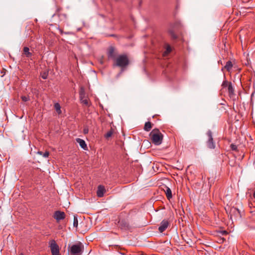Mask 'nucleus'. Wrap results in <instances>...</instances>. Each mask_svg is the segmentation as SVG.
Returning a JSON list of instances; mask_svg holds the SVG:
<instances>
[{
  "label": "nucleus",
  "instance_id": "nucleus-1",
  "mask_svg": "<svg viewBox=\"0 0 255 255\" xmlns=\"http://www.w3.org/2000/svg\"><path fill=\"white\" fill-rule=\"evenodd\" d=\"M129 63V60L127 54H121L118 55L115 59L113 64L114 67H119L122 68V71L127 67Z\"/></svg>",
  "mask_w": 255,
  "mask_h": 255
},
{
  "label": "nucleus",
  "instance_id": "nucleus-2",
  "mask_svg": "<svg viewBox=\"0 0 255 255\" xmlns=\"http://www.w3.org/2000/svg\"><path fill=\"white\" fill-rule=\"evenodd\" d=\"M149 135L151 137V139L153 143L155 145H159L161 144L163 135L160 132L158 128H154L152 129Z\"/></svg>",
  "mask_w": 255,
  "mask_h": 255
},
{
  "label": "nucleus",
  "instance_id": "nucleus-3",
  "mask_svg": "<svg viewBox=\"0 0 255 255\" xmlns=\"http://www.w3.org/2000/svg\"><path fill=\"white\" fill-rule=\"evenodd\" d=\"M84 246L80 242L72 245L70 248V255H81Z\"/></svg>",
  "mask_w": 255,
  "mask_h": 255
},
{
  "label": "nucleus",
  "instance_id": "nucleus-4",
  "mask_svg": "<svg viewBox=\"0 0 255 255\" xmlns=\"http://www.w3.org/2000/svg\"><path fill=\"white\" fill-rule=\"evenodd\" d=\"M226 212L229 214V216H230V219L232 220H233V219L236 220L241 217L240 211L238 208L236 207H233L230 208L229 211L226 209Z\"/></svg>",
  "mask_w": 255,
  "mask_h": 255
},
{
  "label": "nucleus",
  "instance_id": "nucleus-5",
  "mask_svg": "<svg viewBox=\"0 0 255 255\" xmlns=\"http://www.w3.org/2000/svg\"><path fill=\"white\" fill-rule=\"evenodd\" d=\"M206 134L208 137V140L206 142L207 147L210 149H214L216 147V145L213 140L212 131L209 130Z\"/></svg>",
  "mask_w": 255,
  "mask_h": 255
},
{
  "label": "nucleus",
  "instance_id": "nucleus-6",
  "mask_svg": "<svg viewBox=\"0 0 255 255\" xmlns=\"http://www.w3.org/2000/svg\"><path fill=\"white\" fill-rule=\"evenodd\" d=\"M49 247L52 255H60L59 247L55 240L50 241Z\"/></svg>",
  "mask_w": 255,
  "mask_h": 255
},
{
  "label": "nucleus",
  "instance_id": "nucleus-7",
  "mask_svg": "<svg viewBox=\"0 0 255 255\" xmlns=\"http://www.w3.org/2000/svg\"><path fill=\"white\" fill-rule=\"evenodd\" d=\"M118 52L116 48L113 46H110L109 47L107 51V56L109 59H113L115 61L116 59Z\"/></svg>",
  "mask_w": 255,
  "mask_h": 255
},
{
  "label": "nucleus",
  "instance_id": "nucleus-8",
  "mask_svg": "<svg viewBox=\"0 0 255 255\" xmlns=\"http://www.w3.org/2000/svg\"><path fill=\"white\" fill-rule=\"evenodd\" d=\"M118 227L122 230H128L130 229L129 225L125 220H120L118 222Z\"/></svg>",
  "mask_w": 255,
  "mask_h": 255
},
{
  "label": "nucleus",
  "instance_id": "nucleus-9",
  "mask_svg": "<svg viewBox=\"0 0 255 255\" xmlns=\"http://www.w3.org/2000/svg\"><path fill=\"white\" fill-rule=\"evenodd\" d=\"M53 217L56 221H59L65 218V214L64 212L56 211L54 214Z\"/></svg>",
  "mask_w": 255,
  "mask_h": 255
},
{
  "label": "nucleus",
  "instance_id": "nucleus-10",
  "mask_svg": "<svg viewBox=\"0 0 255 255\" xmlns=\"http://www.w3.org/2000/svg\"><path fill=\"white\" fill-rule=\"evenodd\" d=\"M169 226V222L167 220H163L161 223L160 225L158 228V231L160 233H162L164 232L168 227Z\"/></svg>",
  "mask_w": 255,
  "mask_h": 255
},
{
  "label": "nucleus",
  "instance_id": "nucleus-11",
  "mask_svg": "<svg viewBox=\"0 0 255 255\" xmlns=\"http://www.w3.org/2000/svg\"><path fill=\"white\" fill-rule=\"evenodd\" d=\"M106 191L104 186L102 185H99L98 187L97 191V195L99 197H102L104 196V194Z\"/></svg>",
  "mask_w": 255,
  "mask_h": 255
},
{
  "label": "nucleus",
  "instance_id": "nucleus-12",
  "mask_svg": "<svg viewBox=\"0 0 255 255\" xmlns=\"http://www.w3.org/2000/svg\"><path fill=\"white\" fill-rule=\"evenodd\" d=\"M77 143H78L80 146L84 150H86L87 149V146L85 142V141L81 138H77L76 139Z\"/></svg>",
  "mask_w": 255,
  "mask_h": 255
},
{
  "label": "nucleus",
  "instance_id": "nucleus-13",
  "mask_svg": "<svg viewBox=\"0 0 255 255\" xmlns=\"http://www.w3.org/2000/svg\"><path fill=\"white\" fill-rule=\"evenodd\" d=\"M228 92L230 96H232L235 94L234 89L232 86V83L230 82L228 85Z\"/></svg>",
  "mask_w": 255,
  "mask_h": 255
},
{
  "label": "nucleus",
  "instance_id": "nucleus-14",
  "mask_svg": "<svg viewBox=\"0 0 255 255\" xmlns=\"http://www.w3.org/2000/svg\"><path fill=\"white\" fill-rule=\"evenodd\" d=\"M152 128V124L150 122H147L145 123L144 130L146 131H149Z\"/></svg>",
  "mask_w": 255,
  "mask_h": 255
},
{
  "label": "nucleus",
  "instance_id": "nucleus-15",
  "mask_svg": "<svg viewBox=\"0 0 255 255\" xmlns=\"http://www.w3.org/2000/svg\"><path fill=\"white\" fill-rule=\"evenodd\" d=\"M165 192L166 197L168 200L172 198V192L171 189L169 187H166V190H165Z\"/></svg>",
  "mask_w": 255,
  "mask_h": 255
},
{
  "label": "nucleus",
  "instance_id": "nucleus-16",
  "mask_svg": "<svg viewBox=\"0 0 255 255\" xmlns=\"http://www.w3.org/2000/svg\"><path fill=\"white\" fill-rule=\"evenodd\" d=\"M23 53L26 57H30L32 56V53L29 52V49L28 47H24L23 48Z\"/></svg>",
  "mask_w": 255,
  "mask_h": 255
},
{
  "label": "nucleus",
  "instance_id": "nucleus-17",
  "mask_svg": "<svg viewBox=\"0 0 255 255\" xmlns=\"http://www.w3.org/2000/svg\"><path fill=\"white\" fill-rule=\"evenodd\" d=\"M233 67V64L231 61H228L226 62L224 68L226 69L228 71H230Z\"/></svg>",
  "mask_w": 255,
  "mask_h": 255
},
{
  "label": "nucleus",
  "instance_id": "nucleus-18",
  "mask_svg": "<svg viewBox=\"0 0 255 255\" xmlns=\"http://www.w3.org/2000/svg\"><path fill=\"white\" fill-rule=\"evenodd\" d=\"M79 95L80 100L85 98V92L83 87H81L79 91Z\"/></svg>",
  "mask_w": 255,
  "mask_h": 255
},
{
  "label": "nucleus",
  "instance_id": "nucleus-19",
  "mask_svg": "<svg viewBox=\"0 0 255 255\" xmlns=\"http://www.w3.org/2000/svg\"><path fill=\"white\" fill-rule=\"evenodd\" d=\"M54 108L58 114L61 113V106L59 103H56L54 104Z\"/></svg>",
  "mask_w": 255,
  "mask_h": 255
},
{
  "label": "nucleus",
  "instance_id": "nucleus-20",
  "mask_svg": "<svg viewBox=\"0 0 255 255\" xmlns=\"http://www.w3.org/2000/svg\"><path fill=\"white\" fill-rule=\"evenodd\" d=\"M168 32L172 39L175 40L177 38V35L174 33L173 30H169Z\"/></svg>",
  "mask_w": 255,
  "mask_h": 255
},
{
  "label": "nucleus",
  "instance_id": "nucleus-21",
  "mask_svg": "<svg viewBox=\"0 0 255 255\" xmlns=\"http://www.w3.org/2000/svg\"><path fill=\"white\" fill-rule=\"evenodd\" d=\"M113 132H114V129L112 128H111V129L109 131H108L107 132V133L105 134V137L106 138H108L110 137L113 134Z\"/></svg>",
  "mask_w": 255,
  "mask_h": 255
},
{
  "label": "nucleus",
  "instance_id": "nucleus-22",
  "mask_svg": "<svg viewBox=\"0 0 255 255\" xmlns=\"http://www.w3.org/2000/svg\"><path fill=\"white\" fill-rule=\"evenodd\" d=\"M78 225V220L76 216H74L73 226L75 227H77Z\"/></svg>",
  "mask_w": 255,
  "mask_h": 255
},
{
  "label": "nucleus",
  "instance_id": "nucleus-23",
  "mask_svg": "<svg viewBox=\"0 0 255 255\" xmlns=\"http://www.w3.org/2000/svg\"><path fill=\"white\" fill-rule=\"evenodd\" d=\"M171 51V48L169 45H167L166 48V51L164 53V55H167Z\"/></svg>",
  "mask_w": 255,
  "mask_h": 255
},
{
  "label": "nucleus",
  "instance_id": "nucleus-24",
  "mask_svg": "<svg viewBox=\"0 0 255 255\" xmlns=\"http://www.w3.org/2000/svg\"><path fill=\"white\" fill-rule=\"evenodd\" d=\"M41 76L43 79H46L48 76V73L44 72L41 74Z\"/></svg>",
  "mask_w": 255,
  "mask_h": 255
},
{
  "label": "nucleus",
  "instance_id": "nucleus-25",
  "mask_svg": "<svg viewBox=\"0 0 255 255\" xmlns=\"http://www.w3.org/2000/svg\"><path fill=\"white\" fill-rule=\"evenodd\" d=\"M21 99L23 102H27L30 100L29 96H22Z\"/></svg>",
  "mask_w": 255,
  "mask_h": 255
},
{
  "label": "nucleus",
  "instance_id": "nucleus-26",
  "mask_svg": "<svg viewBox=\"0 0 255 255\" xmlns=\"http://www.w3.org/2000/svg\"><path fill=\"white\" fill-rule=\"evenodd\" d=\"M57 15H58L59 17H63V18H64L65 19H66V18H67V14H65V13H58L57 14Z\"/></svg>",
  "mask_w": 255,
  "mask_h": 255
},
{
  "label": "nucleus",
  "instance_id": "nucleus-27",
  "mask_svg": "<svg viewBox=\"0 0 255 255\" xmlns=\"http://www.w3.org/2000/svg\"><path fill=\"white\" fill-rule=\"evenodd\" d=\"M229 83H228V82L226 80H225L223 81L222 84V86L223 87V88H225L227 86H228L229 85Z\"/></svg>",
  "mask_w": 255,
  "mask_h": 255
},
{
  "label": "nucleus",
  "instance_id": "nucleus-28",
  "mask_svg": "<svg viewBox=\"0 0 255 255\" xmlns=\"http://www.w3.org/2000/svg\"><path fill=\"white\" fill-rule=\"evenodd\" d=\"M81 102L83 103L85 105H88V100L87 99H83L82 100H80Z\"/></svg>",
  "mask_w": 255,
  "mask_h": 255
},
{
  "label": "nucleus",
  "instance_id": "nucleus-29",
  "mask_svg": "<svg viewBox=\"0 0 255 255\" xmlns=\"http://www.w3.org/2000/svg\"><path fill=\"white\" fill-rule=\"evenodd\" d=\"M231 148L233 150L236 151L237 150V146L235 144H231Z\"/></svg>",
  "mask_w": 255,
  "mask_h": 255
},
{
  "label": "nucleus",
  "instance_id": "nucleus-30",
  "mask_svg": "<svg viewBox=\"0 0 255 255\" xmlns=\"http://www.w3.org/2000/svg\"><path fill=\"white\" fill-rule=\"evenodd\" d=\"M89 132V129H88V128L87 127H85L84 129H83V133L85 134H86L88 133Z\"/></svg>",
  "mask_w": 255,
  "mask_h": 255
},
{
  "label": "nucleus",
  "instance_id": "nucleus-31",
  "mask_svg": "<svg viewBox=\"0 0 255 255\" xmlns=\"http://www.w3.org/2000/svg\"><path fill=\"white\" fill-rule=\"evenodd\" d=\"M49 152H48V151H45V152L42 154L43 156L44 157H45V158L48 157V156H49Z\"/></svg>",
  "mask_w": 255,
  "mask_h": 255
},
{
  "label": "nucleus",
  "instance_id": "nucleus-32",
  "mask_svg": "<svg viewBox=\"0 0 255 255\" xmlns=\"http://www.w3.org/2000/svg\"><path fill=\"white\" fill-rule=\"evenodd\" d=\"M61 9H62V8H61V7H58V8H57V9H56V13L54 14V15H57V14H58V13H61V12H60V11L61 10Z\"/></svg>",
  "mask_w": 255,
  "mask_h": 255
},
{
  "label": "nucleus",
  "instance_id": "nucleus-33",
  "mask_svg": "<svg viewBox=\"0 0 255 255\" xmlns=\"http://www.w3.org/2000/svg\"><path fill=\"white\" fill-rule=\"evenodd\" d=\"M221 233H222V234L223 235H227L228 234V232L226 231H225V230L221 231Z\"/></svg>",
  "mask_w": 255,
  "mask_h": 255
},
{
  "label": "nucleus",
  "instance_id": "nucleus-34",
  "mask_svg": "<svg viewBox=\"0 0 255 255\" xmlns=\"http://www.w3.org/2000/svg\"><path fill=\"white\" fill-rule=\"evenodd\" d=\"M37 153L40 154V155H42L43 154V152L42 151H38Z\"/></svg>",
  "mask_w": 255,
  "mask_h": 255
},
{
  "label": "nucleus",
  "instance_id": "nucleus-35",
  "mask_svg": "<svg viewBox=\"0 0 255 255\" xmlns=\"http://www.w3.org/2000/svg\"><path fill=\"white\" fill-rule=\"evenodd\" d=\"M253 196L254 198L255 199V191L254 192Z\"/></svg>",
  "mask_w": 255,
  "mask_h": 255
},
{
  "label": "nucleus",
  "instance_id": "nucleus-36",
  "mask_svg": "<svg viewBox=\"0 0 255 255\" xmlns=\"http://www.w3.org/2000/svg\"><path fill=\"white\" fill-rule=\"evenodd\" d=\"M64 33H65V34H70V33H71V32H65Z\"/></svg>",
  "mask_w": 255,
  "mask_h": 255
},
{
  "label": "nucleus",
  "instance_id": "nucleus-37",
  "mask_svg": "<svg viewBox=\"0 0 255 255\" xmlns=\"http://www.w3.org/2000/svg\"><path fill=\"white\" fill-rule=\"evenodd\" d=\"M60 31L61 34H63L64 33L62 30H60Z\"/></svg>",
  "mask_w": 255,
  "mask_h": 255
},
{
  "label": "nucleus",
  "instance_id": "nucleus-38",
  "mask_svg": "<svg viewBox=\"0 0 255 255\" xmlns=\"http://www.w3.org/2000/svg\"><path fill=\"white\" fill-rule=\"evenodd\" d=\"M187 244H190V241H187Z\"/></svg>",
  "mask_w": 255,
  "mask_h": 255
},
{
  "label": "nucleus",
  "instance_id": "nucleus-39",
  "mask_svg": "<svg viewBox=\"0 0 255 255\" xmlns=\"http://www.w3.org/2000/svg\"><path fill=\"white\" fill-rule=\"evenodd\" d=\"M19 255H24L22 253H21Z\"/></svg>",
  "mask_w": 255,
  "mask_h": 255
}]
</instances>
